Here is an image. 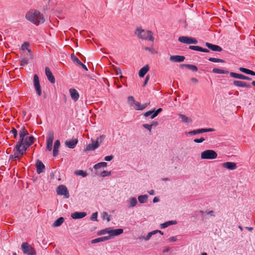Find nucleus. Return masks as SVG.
I'll use <instances>...</instances> for the list:
<instances>
[{"label":"nucleus","instance_id":"nucleus-4","mask_svg":"<svg viewBox=\"0 0 255 255\" xmlns=\"http://www.w3.org/2000/svg\"><path fill=\"white\" fill-rule=\"evenodd\" d=\"M217 157V153L213 150H206L201 153V158L202 159H214Z\"/></svg>","mask_w":255,"mask_h":255},{"label":"nucleus","instance_id":"nucleus-12","mask_svg":"<svg viewBox=\"0 0 255 255\" xmlns=\"http://www.w3.org/2000/svg\"><path fill=\"white\" fill-rule=\"evenodd\" d=\"M230 76L232 77H233L235 78H237V79H242V80H248V81H251L252 79L251 78H250L249 77L245 76V75L241 74L234 73V72H231Z\"/></svg>","mask_w":255,"mask_h":255},{"label":"nucleus","instance_id":"nucleus-13","mask_svg":"<svg viewBox=\"0 0 255 255\" xmlns=\"http://www.w3.org/2000/svg\"><path fill=\"white\" fill-rule=\"evenodd\" d=\"M36 172L38 174H40L44 172L45 165L42 162L39 160H37L36 162Z\"/></svg>","mask_w":255,"mask_h":255},{"label":"nucleus","instance_id":"nucleus-51","mask_svg":"<svg viewBox=\"0 0 255 255\" xmlns=\"http://www.w3.org/2000/svg\"><path fill=\"white\" fill-rule=\"evenodd\" d=\"M103 215L104 219L106 218L108 222H109L111 220L110 216L108 215L107 212H104Z\"/></svg>","mask_w":255,"mask_h":255},{"label":"nucleus","instance_id":"nucleus-53","mask_svg":"<svg viewBox=\"0 0 255 255\" xmlns=\"http://www.w3.org/2000/svg\"><path fill=\"white\" fill-rule=\"evenodd\" d=\"M10 132H11L13 134V136H14V138H17V131L15 128H13L12 130L10 131Z\"/></svg>","mask_w":255,"mask_h":255},{"label":"nucleus","instance_id":"nucleus-34","mask_svg":"<svg viewBox=\"0 0 255 255\" xmlns=\"http://www.w3.org/2000/svg\"><path fill=\"white\" fill-rule=\"evenodd\" d=\"M148 199V196L147 195H140L138 197V200L140 203H145Z\"/></svg>","mask_w":255,"mask_h":255},{"label":"nucleus","instance_id":"nucleus-21","mask_svg":"<svg viewBox=\"0 0 255 255\" xmlns=\"http://www.w3.org/2000/svg\"><path fill=\"white\" fill-rule=\"evenodd\" d=\"M133 104L134 105L133 108L136 110H142L146 108L148 105H149V103H146L143 105H141L139 102L137 101H135Z\"/></svg>","mask_w":255,"mask_h":255},{"label":"nucleus","instance_id":"nucleus-31","mask_svg":"<svg viewBox=\"0 0 255 255\" xmlns=\"http://www.w3.org/2000/svg\"><path fill=\"white\" fill-rule=\"evenodd\" d=\"M177 223L176 221H170L166 222H165L160 225V227L161 229L165 228L171 225H175Z\"/></svg>","mask_w":255,"mask_h":255},{"label":"nucleus","instance_id":"nucleus-64","mask_svg":"<svg viewBox=\"0 0 255 255\" xmlns=\"http://www.w3.org/2000/svg\"><path fill=\"white\" fill-rule=\"evenodd\" d=\"M191 80L192 82H194L195 83H197L198 82V80L196 78H194V77L192 78L191 79Z\"/></svg>","mask_w":255,"mask_h":255},{"label":"nucleus","instance_id":"nucleus-29","mask_svg":"<svg viewBox=\"0 0 255 255\" xmlns=\"http://www.w3.org/2000/svg\"><path fill=\"white\" fill-rule=\"evenodd\" d=\"M129 204L128 207H133L136 206L137 203V199L135 197H130L128 200Z\"/></svg>","mask_w":255,"mask_h":255},{"label":"nucleus","instance_id":"nucleus-41","mask_svg":"<svg viewBox=\"0 0 255 255\" xmlns=\"http://www.w3.org/2000/svg\"><path fill=\"white\" fill-rule=\"evenodd\" d=\"M75 174L77 175L82 176L83 177H85L87 175V173L82 170H79L76 171L75 172Z\"/></svg>","mask_w":255,"mask_h":255},{"label":"nucleus","instance_id":"nucleus-9","mask_svg":"<svg viewBox=\"0 0 255 255\" xmlns=\"http://www.w3.org/2000/svg\"><path fill=\"white\" fill-rule=\"evenodd\" d=\"M54 139V134L53 132H49L46 139V149L51 151L52 148L53 141Z\"/></svg>","mask_w":255,"mask_h":255},{"label":"nucleus","instance_id":"nucleus-44","mask_svg":"<svg viewBox=\"0 0 255 255\" xmlns=\"http://www.w3.org/2000/svg\"><path fill=\"white\" fill-rule=\"evenodd\" d=\"M29 59H30L29 57L23 58L21 61L20 65L23 66H25V65H27L28 63Z\"/></svg>","mask_w":255,"mask_h":255},{"label":"nucleus","instance_id":"nucleus-52","mask_svg":"<svg viewBox=\"0 0 255 255\" xmlns=\"http://www.w3.org/2000/svg\"><path fill=\"white\" fill-rule=\"evenodd\" d=\"M154 113V110L149 111L144 113H143V116L145 117H147L149 116H152Z\"/></svg>","mask_w":255,"mask_h":255},{"label":"nucleus","instance_id":"nucleus-59","mask_svg":"<svg viewBox=\"0 0 255 255\" xmlns=\"http://www.w3.org/2000/svg\"><path fill=\"white\" fill-rule=\"evenodd\" d=\"M115 70L116 72L117 75L122 74V71L120 68H115Z\"/></svg>","mask_w":255,"mask_h":255},{"label":"nucleus","instance_id":"nucleus-55","mask_svg":"<svg viewBox=\"0 0 255 255\" xmlns=\"http://www.w3.org/2000/svg\"><path fill=\"white\" fill-rule=\"evenodd\" d=\"M205 138L204 137H201L200 138H196L194 139V141L196 143H201L205 141Z\"/></svg>","mask_w":255,"mask_h":255},{"label":"nucleus","instance_id":"nucleus-49","mask_svg":"<svg viewBox=\"0 0 255 255\" xmlns=\"http://www.w3.org/2000/svg\"><path fill=\"white\" fill-rule=\"evenodd\" d=\"M29 44L28 42H25L23 43V44L21 46V49L24 50H27L29 48Z\"/></svg>","mask_w":255,"mask_h":255},{"label":"nucleus","instance_id":"nucleus-45","mask_svg":"<svg viewBox=\"0 0 255 255\" xmlns=\"http://www.w3.org/2000/svg\"><path fill=\"white\" fill-rule=\"evenodd\" d=\"M106 136L104 134L101 135L99 137L97 138L96 143H98L99 146L103 142V140L105 139Z\"/></svg>","mask_w":255,"mask_h":255},{"label":"nucleus","instance_id":"nucleus-20","mask_svg":"<svg viewBox=\"0 0 255 255\" xmlns=\"http://www.w3.org/2000/svg\"><path fill=\"white\" fill-rule=\"evenodd\" d=\"M233 84L236 86L240 87H246L249 88H251L252 87L251 84L241 81H234Z\"/></svg>","mask_w":255,"mask_h":255},{"label":"nucleus","instance_id":"nucleus-28","mask_svg":"<svg viewBox=\"0 0 255 255\" xmlns=\"http://www.w3.org/2000/svg\"><path fill=\"white\" fill-rule=\"evenodd\" d=\"M110 239V236H105V237H100L99 238L94 239L91 241V243L92 244H95V243H99V242H104L106 241H108Z\"/></svg>","mask_w":255,"mask_h":255},{"label":"nucleus","instance_id":"nucleus-37","mask_svg":"<svg viewBox=\"0 0 255 255\" xmlns=\"http://www.w3.org/2000/svg\"><path fill=\"white\" fill-rule=\"evenodd\" d=\"M179 117L181 119L182 122L184 123H188L189 122H191V120H190L185 115L179 114Z\"/></svg>","mask_w":255,"mask_h":255},{"label":"nucleus","instance_id":"nucleus-22","mask_svg":"<svg viewBox=\"0 0 255 255\" xmlns=\"http://www.w3.org/2000/svg\"><path fill=\"white\" fill-rule=\"evenodd\" d=\"M124 230L123 229H118L115 230H111L110 229L109 236H110L111 239L112 237L119 236L122 234Z\"/></svg>","mask_w":255,"mask_h":255},{"label":"nucleus","instance_id":"nucleus-61","mask_svg":"<svg viewBox=\"0 0 255 255\" xmlns=\"http://www.w3.org/2000/svg\"><path fill=\"white\" fill-rule=\"evenodd\" d=\"M177 240V238L176 237H172L169 239V242H175Z\"/></svg>","mask_w":255,"mask_h":255},{"label":"nucleus","instance_id":"nucleus-33","mask_svg":"<svg viewBox=\"0 0 255 255\" xmlns=\"http://www.w3.org/2000/svg\"><path fill=\"white\" fill-rule=\"evenodd\" d=\"M64 221V219L63 217H60L57 220H56L53 223V227H58L60 226Z\"/></svg>","mask_w":255,"mask_h":255},{"label":"nucleus","instance_id":"nucleus-16","mask_svg":"<svg viewBox=\"0 0 255 255\" xmlns=\"http://www.w3.org/2000/svg\"><path fill=\"white\" fill-rule=\"evenodd\" d=\"M34 137L33 136L26 137L24 143L23 144V146L25 147L26 150L34 142Z\"/></svg>","mask_w":255,"mask_h":255},{"label":"nucleus","instance_id":"nucleus-57","mask_svg":"<svg viewBox=\"0 0 255 255\" xmlns=\"http://www.w3.org/2000/svg\"><path fill=\"white\" fill-rule=\"evenodd\" d=\"M135 101L134 100V98L132 96H129L128 97V102L131 105L134 103Z\"/></svg>","mask_w":255,"mask_h":255},{"label":"nucleus","instance_id":"nucleus-2","mask_svg":"<svg viewBox=\"0 0 255 255\" xmlns=\"http://www.w3.org/2000/svg\"><path fill=\"white\" fill-rule=\"evenodd\" d=\"M25 17L28 20L36 25L42 23L45 21L43 16L39 11L36 10H31L27 12Z\"/></svg>","mask_w":255,"mask_h":255},{"label":"nucleus","instance_id":"nucleus-6","mask_svg":"<svg viewBox=\"0 0 255 255\" xmlns=\"http://www.w3.org/2000/svg\"><path fill=\"white\" fill-rule=\"evenodd\" d=\"M56 192L58 195H63L65 198H69L70 197L67 188L63 185L57 187Z\"/></svg>","mask_w":255,"mask_h":255},{"label":"nucleus","instance_id":"nucleus-3","mask_svg":"<svg viewBox=\"0 0 255 255\" xmlns=\"http://www.w3.org/2000/svg\"><path fill=\"white\" fill-rule=\"evenodd\" d=\"M139 38L148 40L153 42L154 38L153 37V33L149 30H146L141 28H137L134 32Z\"/></svg>","mask_w":255,"mask_h":255},{"label":"nucleus","instance_id":"nucleus-25","mask_svg":"<svg viewBox=\"0 0 255 255\" xmlns=\"http://www.w3.org/2000/svg\"><path fill=\"white\" fill-rule=\"evenodd\" d=\"M60 145V142L59 140H56L54 144V147L53 150V156L54 157L56 156L58 154V148Z\"/></svg>","mask_w":255,"mask_h":255},{"label":"nucleus","instance_id":"nucleus-5","mask_svg":"<svg viewBox=\"0 0 255 255\" xmlns=\"http://www.w3.org/2000/svg\"><path fill=\"white\" fill-rule=\"evenodd\" d=\"M21 247L24 254L27 255H36V252L35 249L27 243L24 242L22 243Z\"/></svg>","mask_w":255,"mask_h":255},{"label":"nucleus","instance_id":"nucleus-24","mask_svg":"<svg viewBox=\"0 0 255 255\" xmlns=\"http://www.w3.org/2000/svg\"><path fill=\"white\" fill-rule=\"evenodd\" d=\"M86 215L87 214L85 212H76L72 213L71 215V217L74 219H78L85 217L86 216Z\"/></svg>","mask_w":255,"mask_h":255},{"label":"nucleus","instance_id":"nucleus-43","mask_svg":"<svg viewBox=\"0 0 255 255\" xmlns=\"http://www.w3.org/2000/svg\"><path fill=\"white\" fill-rule=\"evenodd\" d=\"M154 110V113H153V114L152 115V116L151 117V119H153L154 118H155L162 111V109L159 108L157 110Z\"/></svg>","mask_w":255,"mask_h":255},{"label":"nucleus","instance_id":"nucleus-63","mask_svg":"<svg viewBox=\"0 0 255 255\" xmlns=\"http://www.w3.org/2000/svg\"><path fill=\"white\" fill-rule=\"evenodd\" d=\"M159 201V199L157 197H155L153 198V202L156 203Z\"/></svg>","mask_w":255,"mask_h":255},{"label":"nucleus","instance_id":"nucleus-8","mask_svg":"<svg viewBox=\"0 0 255 255\" xmlns=\"http://www.w3.org/2000/svg\"><path fill=\"white\" fill-rule=\"evenodd\" d=\"M33 84L37 94L38 96H41L42 94L41 89L39 83V78L36 74H35L33 76Z\"/></svg>","mask_w":255,"mask_h":255},{"label":"nucleus","instance_id":"nucleus-32","mask_svg":"<svg viewBox=\"0 0 255 255\" xmlns=\"http://www.w3.org/2000/svg\"><path fill=\"white\" fill-rule=\"evenodd\" d=\"M156 233H157V231H152L151 232L148 233L146 237H145L144 236H141V237H140L139 238V239L140 240L144 239L145 241H148V240H149L150 239V238L151 237V236L152 235H155Z\"/></svg>","mask_w":255,"mask_h":255},{"label":"nucleus","instance_id":"nucleus-42","mask_svg":"<svg viewBox=\"0 0 255 255\" xmlns=\"http://www.w3.org/2000/svg\"><path fill=\"white\" fill-rule=\"evenodd\" d=\"M208 60L210 61H211V62H220V63H225V60H224L223 59H219V58H213V57L209 58L208 59Z\"/></svg>","mask_w":255,"mask_h":255},{"label":"nucleus","instance_id":"nucleus-27","mask_svg":"<svg viewBox=\"0 0 255 255\" xmlns=\"http://www.w3.org/2000/svg\"><path fill=\"white\" fill-rule=\"evenodd\" d=\"M149 70V66L148 65H145L142 68H141L139 71L138 75L140 77H143L144 76Z\"/></svg>","mask_w":255,"mask_h":255},{"label":"nucleus","instance_id":"nucleus-14","mask_svg":"<svg viewBox=\"0 0 255 255\" xmlns=\"http://www.w3.org/2000/svg\"><path fill=\"white\" fill-rule=\"evenodd\" d=\"M45 74L47 76L48 80L52 84L55 83V79L54 76L53 75L52 72H51L50 69L46 67H45Z\"/></svg>","mask_w":255,"mask_h":255},{"label":"nucleus","instance_id":"nucleus-58","mask_svg":"<svg viewBox=\"0 0 255 255\" xmlns=\"http://www.w3.org/2000/svg\"><path fill=\"white\" fill-rule=\"evenodd\" d=\"M149 79V76H146V78H145V79L144 80L143 85V87H144L147 84Z\"/></svg>","mask_w":255,"mask_h":255},{"label":"nucleus","instance_id":"nucleus-47","mask_svg":"<svg viewBox=\"0 0 255 255\" xmlns=\"http://www.w3.org/2000/svg\"><path fill=\"white\" fill-rule=\"evenodd\" d=\"M187 68L195 72H196L198 70V68L197 66L191 64H188Z\"/></svg>","mask_w":255,"mask_h":255},{"label":"nucleus","instance_id":"nucleus-60","mask_svg":"<svg viewBox=\"0 0 255 255\" xmlns=\"http://www.w3.org/2000/svg\"><path fill=\"white\" fill-rule=\"evenodd\" d=\"M27 50L28 54H29L28 55L29 58L30 59H32L33 56H32V54L31 50L29 48H28Z\"/></svg>","mask_w":255,"mask_h":255},{"label":"nucleus","instance_id":"nucleus-62","mask_svg":"<svg viewBox=\"0 0 255 255\" xmlns=\"http://www.w3.org/2000/svg\"><path fill=\"white\" fill-rule=\"evenodd\" d=\"M188 64H182L180 65V67L181 68H188Z\"/></svg>","mask_w":255,"mask_h":255},{"label":"nucleus","instance_id":"nucleus-40","mask_svg":"<svg viewBox=\"0 0 255 255\" xmlns=\"http://www.w3.org/2000/svg\"><path fill=\"white\" fill-rule=\"evenodd\" d=\"M110 229V228H106L105 229L102 230L97 233V235L99 236H100V235H105L106 234H109Z\"/></svg>","mask_w":255,"mask_h":255},{"label":"nucleus","instance_id":"nucleus-18","mask_svg":"<svg viewBox=\"0 0 255 255\" xmlns=\"http://www.w3.org/2000/svg\"><path fill=\"white\" fill-rule=\"evenodd\" d=\"M184 56L180 55H172L169 57V60L174 62H181L185 59Z\"/></svg>","mask_w":255,"mask_h":255},{"label":"nucleus","instance_id":"nucleus-10","mask_svg":"<svg viewBox=\"0 0 255 255\" xmlns=\"http://www.w3.org/2000/svg\"><path fill=\"white\" fill-rule=\"evenodd\" d=\"M214 130H215V129L214 128H200V129H198L190 131L188 132L187 134H190V135H195V134H199V133H203V132L213 131Z\"/></svg>","mask_w":255,"mask_h":255},{"label":"nucleus","instance_id":"nucleus-38","mask_svg":"<svg viewBox=\"0 0 255 255\" xmlns=\"http://www.w3.org/2000/svg\"><path fill=\"white\" fill-rule=\"evenodd\" d=\"M21 134V135H28L29 133L28 131L26 129L24 126L22 127L19 130V134Z\"/></svg>","mask_w":255,"mask_h":255},{"label":"nucleus","instance_id":"nucleus-17","mask_svg":"<svg viewBox=\"0 0 255 255\" xmlns=\"http://www.w3.org/2000/svg\"><path fill=\"white\" fill-rule=\"evenodd\" d=\"M71 98L75 102L78 101L79 98V94L78 91L73 88H71L69 90Z\"/></svg>","mask_w":255,"mask_h":255},{"label":"nucleus","instance_id":"nucleus-46","mask_svg":"<svg viewBox=\"0 0 255 255\" xmlns=\"http://www.w3.org/2000/svg\"><path fill=\"white\" fill-rule=\"evenodd\" d=\"M111 171H108L106 170H104L101 173V175L103 177H104L106 176H110L111 175Z\"/></svg>","mask_w":255,"mask_h":255},{"label":"nucleus","instance_id":"nucleus-30","mask_svg":"<svg viewBox=\"0 0 255 255\" xmlns=\"http://www.w3.org/2000/svg\"><path fill=\"white\" fill-rule=\"evenodd\" d=\"M239 70L240 71H241L243 73H245L247 74H250V75H251L253 76H255V72H254L252 70H249L248 69H246V68H245L243 67H240L239 68Z\"/></svg>","mask_w":255,"mask_h":255},{"label":"nucleus","instance_id":"nucleus-56","mask_svg":"<svg viewBox=\"0 0 255 255\" xmlns=\"http://www.w3.org/2000/svg\"><path fill=\"white\" fill-rule=\"evenodd\" d=\"M114 155H111L109 156H105L104 158V159L106 161H110L112 160L114 158Z\"/></svg>","mask_w":255,"mask_h":255},{"label":"nucleus","instance_id":"nucleus-50","mask_svg":"<svg viewBox=\"0 0 255 255\" xmlns=\"http://www.w3.org/2000/svg\"><path fill=\"white\" fill-rule=\"evenodd\" d=\"M142 127L144 128L148 129L150 132H151V128H152V125H148V124H143L142 125Z\"/></svg>","mask_w":255,"mask_h":255},{"label":"nucleus","instance_id":"nucleus-23","mask_svg":"<svg viewBox=\"0 0 255 255\" xmlns=\"http://www.w3.org/2000/svg\"><path fill=\"white\" fill-rule=\"evenodd\" d=\"M78 141L77 139L69 140H66L65 144L68 148L73 149L76 146Z\"/></svg>","mask_w":255,"mask_h":255},{"label":"nucleus","instance_id":"nucleus-36","mask_svg":"<svg viewBox=\"0 0 255 255\" xmlns=\"http://www.w3.org/2000/svg\"><path fill=\"white\" fill-rule=\"evenodd\" d=\"M212 71L213 73L217 74H228L229 73L228 71H225L222 69H220L215 68L212 70Z\"/></svg>","mask_w":255,"mask_h":255},{"label":"nucleus","instance_id":"nucleus-1","mask_svg":"<svg viewBox=\"0 0 255 255\" xmlns=\"http://www.w3.org/2000/svg\"><path fill=\"white\" fill-rule=\"evenodd\" d=\"M19 135L20 139L13 149V152L14 153L11 154L9 157V159L12 160H16V159L19 158L26 152V148L24 146H23V144L24 143L26 135H21V134Z\"/></svg>","mask_w":255,"mask_h":255},{"label":"nucleus","instance_id":"nucleus-54","mask_svg":"<svg viewBox=\"0 0 255 255\" xmlns=\"http://www.w3.org/2000/svg\"><path fill=\"white\" fill-rule=\"evenodd\" d=\"M144 49L146 51H148L149 52H150L151 53H154L155 52V49L152 47H145Z\"/></svg>","mask_w":255,"mask_h":255},{"label":"nucleus","instance_id":"nucleus-11","mask_svg":"<svg viewBox=\"0 0 255 255\" xmlns=\"http://www.w3.org/2000/svg\"><path fill=\"white\" fill-rule=\"evenodd\" d=\"M223 168H227L229 170H233L237 168V164L233 162H226L222 164Z\"/></svg>","mask_w":255,"mask_h":255},{"label":"nucleus","instance_id":"nucleus-35","mask_svg":"<svg viewBox=\"0 0 255 255\" xmlns=\"http://www.w3.org/2000/svg\"><path fill=\"white\" fill-rule=\"evenodd\" d=\"M107 166V163L106 162H101L96 164L94 166V168L98 169L101 167H106Z\"/></svg>","mask_w":255,"mask_h":255},{"label":"nucleus","instance_id":"nucleus-19","mask_svg":"<svg viewBox=\"0 0 255 255\" xmlns=\"http://www.w3.org/2000/svg\"><path fill=\"white\" fill-rule=\"evenodd\" d=\"M205 45L208 48L210 49L211 50L214 51L220 52L222 51V47L217 45H214L208 42H206Z\"/></svg>","mask_w":255,"mask_h":255},{"label":"nucleus","instance_id":"nucleus-15","mask_svg":"<svg viewBox=\"0 0 255 255\" xmlns=\"http://www.w3.org/2000/svg\"><path fill=\"white\" fill-rule=\"evenodd\" d=\"M91 141L92 143H90L86 146V147L85 149V151L94 150L96 148H98V147H99L98 143H96V142H95V140L93 138L91 139Z\"/></svg>","mask_w":255,"mask_h":255},{"label":"nucleus","instance_id":"nucleus-26","mask_svg":"<svg viewBox=\"0 0 255 255\" xmlns=\"http://www.w3.org/2000/svg\"><path fill=\"white\" fill-rule=\"evenodd\" d=\"M189 48L191 50L199 51L203 52L208 53L210 52V50H208V49L203 48L199 46L190 45L189 46Z\"/></svg>","mask_w":255,"mask_h":255},{"label":"nucleus","instance_id":"nucleus-7","mask_svg":"<svg viewBox=\"0 0 255 255\" xmlns=\"http://www.w3.org/2000/svg\"><path fill=\"white\" fill-rule=\"evenodd\" d=\"M178 41L180 42L188 44L198 43V41L195 38L188 36H180L178 38Z\"/></svg>","mask_w":255,"mask_h":255},{"label":"nucleus","instance_id":"nucleus-48","mask_svg":"<svg viewBox=\"0 0 255 255\" xmlns=\"http://www.w3.org/2000/svg\"><path fill=\"white\" fill-rule=\"evenodd\" d=\"M97 217H98V212H95L92 214V216L90 217V220L91 221H97Z\"/></svg>","mask_w":255,"mask_h":255},{"label":"nucleus","instance_id":"nucleus-39","mask_svg":"<svg viewBox=\"0 0 255 255\" xmlns=\"http://www.w3.org/2000/svg\"><path fill=\"white\" fill-rule=\"evenodd\" d=\"M71 58L72 60L74 62L76 63L77 65H79L82 64V62L79 60V59L74 54H72L71 56Z\"/></svg>","mask_w":255,"mask_h":255}]
</instances>
